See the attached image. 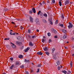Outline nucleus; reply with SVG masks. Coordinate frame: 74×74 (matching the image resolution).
<instances>
[{
  "label": "nucleus",
  "mask_w": 74,
  "mask_h": 74,
  "mask_svg": "<svg viewBox=\"0 0 74 74\" xmlns=\"http://www.w3.org/2000/svg\"><path fill=\"white\" fill-rule=\"evenodd\" d=\"M69 25L68 26V28L69 29H70L71 28H72L73 27V25L71 23H69Z\"/></svg>",
  "instance_id": "1"
},
{
  "label": "nucleus",
  "mask_w": 74,
  "mask_h": 74,
  "mask_svg": "<svg viewBox=\"0 0 74 74\" xmlns=\"http://www.w3.org/2000/svg\"><path fill=\"white\" fill-rule=\"evenodd\" d=\"M60 65V62L58 61L56 63V66H59Z\"/></svg>",
  "instance_id": "2"
},
{
  "label": "nucleus",
  "mask_w": 74,
  "mask_h": 74,
  "mask_svg": "<svg viewBox=\"0 0 74 74\" xmlns=\"http://www.w3.org/2000/svg\"><path fill=\"white\" fill-rule=\"evenodd\" d=\"M49 21L51 25H53V23H52V19H49Z\"/></svg>",
  "instance_id": "3"
},
{
  "label": "nucleus",
  "mask_w": 74,
  "mask_h": 74,
  "mask_svg": "<svg viewBox=\"0 0 74 74\" xmlns=\"http://www.w3.org/2000/svg\"><path fill=\"white\" fill-rule=\"evenodd\" d=\"M11 44H12L11 46L12 47V48H15L16 47V46H15L14 43H12V42H11Z\"/></svg>",
  "instance_id": "4"
},
{
  "label": "nucleus",
  "mask_w": 74,
  "mask_h": 74,
  "mask_svg": "<svg viewBox=\"0 0 74 74\" xmlns=\"http://www.w3.org/2000/svg\"><path fill=\"white\" fill-rule=\"evenodd\" d=\"M53 59L55 60L57 59V57H56V55L54 54L53 55Z\"/></svg>",
  "instance_id": "5"
},
{
  "label": "nucleus",
  "mask_w": 74,
  "mask_h": 74,
  "mask_svg": "<svg viewBox=\"0 0 74 74\" xmlns=\"http://www.w3.org/2000/svg\"><path fill=\"white\" fill-rule=\"evenodd\" d=\"M21 64V62H19L17 61L15 63L16 65H20Z\"/></svg>",
  "instance_id": "6"
},
{
  "label": "nucleus",
  "mask_w": 74,
  "mask_h": 74,
  "mask_svg": "<svg viewBox=\"0 0 74 74\" xmlns=\"http://www.w3.org/2000/svg\"><path fill=\"white\" fill-rule=\"evenodd\" d=\"M69 1H70L69 0H66L65 2V5H66V4H69Z\"/></svg>",
  "instance_id": "7"
},
{
  "label": "nucleus",
  "mask_w": 74,
  "mask_h": 74,
  "mask_svg": "<svg viewBox=\"0 0 74 74\" xmlns=\"http://www.w3.org/2000/svg\"><path fill=\"white\" fill-rule=\"evenodd\" d=\"M33 44L32 42H29V46L32 47V46H33Z\"/></svg>",
  "instance_id": "8"
},
{
  "label": "nucleus",
  "mask_w": 74,
  "mask_h": 74,
  "mask_svg": "<svg viewBox=\"0 0 74 74\" xmlns=\"http://www.w3.org/2000/svg\"><path fill=\"white\" fill-rule=\"evenodd\" d=\"M29 19H30V22H32V23L33 22V18H32V17H29Z\"/></svg>",
  "instance_id": "9"
},
{
  "label": "nucleus",
  "mask_w": 74,
  "mask_h": 74,
  "mask_svg": "<svg viewBox=\"0 0 74 74\" xmlns=\"http://www.w3.org/2000/svg\"><path fill=\"white\" fill-rule=\"evenodd\" d=\"M37 54H38V55H42V53L41 52H38L37 53Z\"/></svg>",
  "instance_id": "10"
},
{
  "label": "nucleus",
  "mask_w": 74,
  "mask_h": 74,
  "mask_svg": "<svg viewBox=\"0 0 74 74\" xmlns=\"http://www.w3.org/2000/svg\"><path fill=\"white\" fill-rule=\"evenodd\" d=\"M30 49V47H27L26 49L25 50V52H27L28 50H29Z\"/></svg>",
  "instance_id": "11"
},
{
  "label": "nucleus",
  "mask_w": 74,
  "mask_h": 74,
  "mask_svg": "<svg viewBox=\"0 0 74 74\" xmlns=\"http://www.w3.org/2000/svg\"><path fill=\"white\" fill-rule=\"evenodd\" d=\"M16 44H17V45H20L21 44V42H20L18 41H16Z\"/></svg>",
  "instance_id": "12"
},
{
  "label": "nucleus",
  "mask_w": 74,
  "mask_h": 74,
  "mask_svg": "<svg viewBox=\"0 0 74 74\" xmlns=\"http://www.w3.org/2000/svg\"><path fill=\"white\" fill-rule=\"evenodd\" d=\"M32 10L33 11V12L34 14L36 13V10H35V8H32Z\"/></svg>",
  "instance_id": "13"
},
{
  "label": "nucleus",
  "mask_w": 74,
  "mask_h": 74,
  "mask_svg": "<svg viewBox=\"0 0 74 74\" xmlns=\"http://www.w3.org/2000/svg\"><path fill=\"white\" fill-rule=\"evenodd\" d=\"M17 39L18 40V41H20V40H21V39H22V38H21V37L20 36H18L17 38Z\"/></svg>",
  "instance_id": "14"
},
{
  "label": "nucleus",
  "mask_w": 74,
  "mask_h": 74,
  "mask_svg": "<svg viewBox=\"0 0 74 74\" xmlns=\"http://www.w3.org/2000/svg\"><path fill=\"white\" fill-rule=\"evenodd\" d=\"M18 57L19 58L21 59V58H23V56L22 55H20L18 56Z\"/></svg>",
  "instance_id": "15"
},
{
  "label": "nucleus",
  "mask_w": 74,
  "mask_h": 74,
  "mask_svg": "<svg viewBox=\"0 0 74 74\" xmlns=\"http://www.w3.org/2000/svg\"><path fill=\"white\" fill-rule=\"evenodd\" d=\"M33 12L32 11V10H31L29 11V14H32Z\"/></svg>",
  "instance_id": "16"
},
{
  "label": "nucleus",
  "mask_w": 74,
  "mask_h": 74,
  "mask_svg": "<svg viewBox=\"0 0 74 74\" xmlns=\"http://www.w3.org/2000/svg\"><path fill=\"white\" fill-rule=\"evenodd\" d=\"M43 16H45V17H47L48 16L47 15V14L46 13H45L43 14Z\"/></svg>",
  "instance_id": "17"
},
{
  "label": "nucleus",
  "mask_w": 74,
  "mask_h": 74,
  "mask_svg": "<svg viewBox=\"0 0 74 74\" xmlns=\"http://www.w3.org/2000/svg\"><path fill=\"white\" fill-rule=\"evenodd\" d=\"M62 32H63V33H66V30L65 29H62Z\"/></svg>",
  "instance_id": "18"
},
{
  "label": "nucleus",
  "mask_w": 74,
  "mask_h": 74,
  "mask_svg": "<svg viewBox=\"0 0 74 74\" xmlns=\"http://www.w3.org/2000/svg\"><path fill=\"white\" fill-rule=\"evenodd\" d=\"M39 20H38V18H36V23H38V21H39Z\"/></svg>",
  "instance_id": "19"
},
{
  "label": "nucleus",
  "mask_w": 74,
  "mask_h": 74,
  "mask_svg": "<svg viewBox=\"0 0 74 74\" xmlns=\"http://www.w3.org/2000/svg\"><path fill=\"white\" fill-rule=\"evenodd\" d=\"M43 49L44 51H47L48 48H47V47H45V48H44Z\"/></svg>",
  "instance_id": "20"
},
{
  "label": "nucleus",
  "mask_w": 74,
  "mask_h": 74,
  "mask_svg": "<svg viewBox=\"0 0 74 74\" xmlns=\"http://www.w3.org/2000/svg\"><path fill=\"white\" fill-rule=\"evenodd\" d=\"M45 53L47 55H48V56H49V53L48 52V51H46L45 52Z\"/></svg>",
  "instance_id": "21"
},
{
  "label": "nucleus",
  "mask_w": 74,
  "mask_h": 74,
  "mask_svg": "<svg viewBox=\"0 0 74 74\" xmlns=\"http://www.w3.org/2000/svg\"><path fill=\"white\" fill-rule=\"evenodd\" d=\"M59 26H61V27H63V24H59Z\"/></svg>",
  "instance_id": "22"
},
{
  "label": "nucleus",
  "mask_w": 74,
  "mask_h": 74,
  "mask_svg": "<svg viewBox=\"0 0 74 74\" xmlns=\"http://www.w3.org/2000/svg\"><path fill=\"white\" fill-rule=\"evenodd\" d=\"M14 65H11V66L10 67V69H13V67H14Z\"/></svg>",
  "instance_id": "23"
},
{
  "label": "nucleus",
  "mask_w": 74,
  "mask_h": 74,
  "mask_svg": "<svg viewBox=\"0 0 74 74\" xmlns=\"http://www.w3.org/2000/svg\"><path fill=\"white\" fill-rule=\"evenodd\" d=\"M66 37L67 36H66V35H65L63 36V38H64V39H65V38H66Z\"/></svg>",
  "instance_id": "24"
},
{
  "label": "nucleus",
  "mask_w": 74,
  "mask_h": 74,
  "mask_svg": "<svg viewBox=\"0 0 74 74\" xmlns=\"http://www.w3.org/2000/svg\"><path fill=\"white\" fill-rule=\"evenodd\" d=\"M59 3L60 6H62V2H61L60 1L59 2Z\"/></svg>",
  "instance_id": "25"
},
{
  "label": "nucleus",
  "mask_w": 74,
  "mask_h": 74,
  "mask_svg": "<svg viewBox=\"0 0 74 74\" xmlns=\"http://www.w3.org/2000/svg\"><path fill=\"white\" fill-rule=\"evenodd\" d=\"M51 33H49V32L47 34V35L48 36H49V37L51 36Z\"/></svg>",
  "instance_id": "26"
},
{
  "label": "nucleus",
  "mask_w": 74,
  "mask_h": 74,
  "mask_svg": "<svg viewBox=\"0 0 74 74\" xmlns=\"http://www.w3.org/2000/svg\"><path fill=\"white\" fill-rule=\"evenodd\" d=\"M62 73H64V74H66L67 73V71H62Z\"/></svg>",
  "instance_id": "27"
},
{
  "label": "nucleus",
  "mask_w": 74,
  "mask_h": 74,
  "mask_svg": "<svg viewBox=\"0 0 74 74\" xmlns=\"http://www.w3.org/2000/svg\"><path fill=\"white\" fill-rule=\"evenodd\" d=\"M52 52H53L55 50V48H53L52 49Z\"/></svg>",
  "instance_id": "28"
},
{
  "label": "nucleus",
  "mask_w": 74,
  "mask_h": 74,
  "mask_svg": "<svg viewBox=\"0 0 74 74\" xmlns=\"http://www.w3.org/2000/svg\"><path fill=\"white\" fill-rule=\"evenodd\" d=\"M70 65L71 67H72V65H73V63L72 62H71L70 63Z\"/></svg>",
  "instance_id": "29"
},
{
  "label": "nucleus",
  "mask_w": 74,
  "mask_h": 74,
  "mask_svg": "<svg viewBox=\"0 0 74 74\" xmlns=\"http://www.w3.org/2000/svg\"><path fill=\"white\" fill-rule=\"evenodd\" d=\"M28 32L29 33H30V32H31V30L30 29H28Z\"/></svg>",
  "instance_id": "30"
},
{
  "label": "nucleus",
  "mask_w": 74,
  "mask_h": 74,
  "mask_svg": "<svg viewBox=\"0 0 74 74\" xmlns=\"http://www.w3.org/2000/svg\"><path fill=\"white\" fill-rule=\"evenodd\" d=\"M52 42V40H51L49 39L48 42V43H50V42Z\"/></svg>",
  "instance_id": "31"
},
{
  "label": "nucleus",
  "mask_w": 74,
  "mask_h": 74,
  "mask_svg": "<svg viewBox=\"0 0 74 74\" xmlns=\"http://www.w3.org/2000/svg\"><path fill=\"white\" fill-rule=\"evenodd\" d=\"M20 68H24V66L23 65H21L20 66Z\"/></svg>",
  "instance_id": "32"
},
{
  "label": "nucleus",
  "mask_w": 74,
  "mask_h": 74,
  "mask_svg": "<svg viewBox=\"0 0 74 74\" xmlns=\"http://www.w3.org/2000/svg\"><path fill=\"white\" fill-rule=\"evenodd\" d=\"M5 40H10V38H6L4 39Z\"/></svg>",
  "instance_id": "33"
},
{
  "label": "nucleus",
  "mask_w": 74,
  "mask_h": 74,
  "mask_svg": "<svg viewBox=\"0 0 74 74\" xmlns=\"http://www.w3.org/2000/svg\"><path fill=\"white\" fill-rule=\"evenodd\" d=\"M40 13H41V11H39L38 12V13H37L38 15H39V14H40Z\"/></svg>",
  "instance_id": "34"
},
{
  "label": "nucleus",
  "mask_w": 74,
  "mask_h": 74,
  "mask_svg": "<svg viewBox=\"0 0 74 74\" xmlns=\"http://www.w3.org/2000/svg\"><path fill=\"white\" fill-rule=\"evenodd\" d=\"M60 66L58 67V70H60Z\"/></svg>",
  "instance_id": "35"
},
{
  "label": "nucleus",
  "mask_w": 74,
  "mask_h": 74,
  "mask_svg": "<svg viewBox=\"0 0 74 74\" xmlns=\"http://www.w3.org/2000/svg\"><path fill=\"white\" fill-rule=\"evenodd\" d=\"M70 73H71V71H68V73H67V74H70Z\"/></svg>",
  "instance_id": "36"
},
{
  "label": "nucleus",
  "mask_w": 74,
  "mask_h": 74,
  "mask_svg": "<svg viewBox=\"0 0 74 74\" xmlns=\"http://www.w3.org/2000/svg\"><path fill=\"white\" fill-rule=\"evenodd\" d=\"M43 22H44V23H46L47 21H46V20L44 19L43 20Z\"/></svg>",
  "instance_id": "37"
},
{
  "label": "nucleus",
  "mask_w": 74,
  "mask_h": 74,
  "mask_svg": "<svg viewBox=\"0 0 74 74\" xmlns=\"http://www.w3.org/2000/svg\"><path fill=\"white\" fill-rule=\"evenodd\" d=\"M52 2L54 4L55 3V0H52Z\"/></svg>",
  "instance_id": "38"
},
{
  "label": "nucleus",
  "mask_w": 74,
  "mask_h": 74,
  "mask_svg": "<svg viewBox=\"0 0 74 74\" xmlns=\"http://www.w3.org/2000/svg\"><path fill=\"white\" fill-rule=\"evenodd\" d=\"M42 42H45V40L44 39H42Z\"/></svg>",
  "instance_id": "39"
},
{
  "label": "nucleus",
  "mask_w": 74,
  "mask_h": 74,
  "mask_svg": "<svg viewBox=\"0 0 74 74\" xmlns=\"http://www.w3.org/2000/svg\"><path fill=\"white\" fill-rule=\"evenodd\" d=\"M6 47L7 48H9V47H10V46L8 45H6Z\"/></svg>",
  "instance_id": "40"
},
{
  "label": "nucleus",
  "mask_w": 74,
  "mask_h": 74,
  "mask_svg": "<svg viewBox=\"0 0 74 74\" xmlns=\"http://www.w3.org/2000/svg\"><path fill=\"white\" fill-rule=\"evenodd\" d=\"M58 23V20H56V22H55V23L56 24H57V23Z\"/></svg>",
  "instance_id": "41"
},
{
  "label": "nucleus",
  "mask_w": 74,
  "mask_h": 74,
  "mask_svg": "<svg viewBox=\"0 0 74 74\" xmlns=\"http://www.w3.org/2000/svg\"><path fill=\"white\" fill-rule=\"evenodd\" d=\"M41 66V64H40L38 65V67H40Z\"/></svg>",
  "instance_id": "42"
},
{
  "label": "nucleus",
  "mask_w": 74,
  "mask_h": 74,
  "mask_svg": "<svg viewBox=\"0 0 74 74\" xmlns=\"http://www.w3.org/2000/svg\"><path fill=\"white\" fill-rule=\"evenodd\" d=\"M11 31H12V32H10V34H11V35H12V30H11Z\"/></svg>",
  "instance_id": "43"
},
{
  "label": "nucleus",
  "mask_w": 74,
  "mask_h": 74,
  "mask_svg": "<svg viewBox=\"0 0 74 74\" xmlns=\"http://www.w3.org/2000/svg\"><path fill=\"white\" fill-rule=\"evenodd\" d=\"M25 73L26 74H29V73L28 72H27V71H25Z\"/></svg>",
  "instance_id": "44"
},
{
  "label": "nucleus",
  "mask_w": 74,
  "mask_h": 74,
  "mask_svg": "<svg viewBox=\"0 0 74 74\" xmlns=\"http://www.w3.org/2000/svg\"><path fill=\"white\" fill-rule=\"evenodd\" d=\"M40 71V69H38V71H37V73H38Z\"/></svg>",
  "instance_id": "45"
},
{
  "label": "nucleus",
  "mask_w": 74,
  "mask_h": 74,
  "mask_svg": "<svg viewBox=\"0 0 74 74\" xmlns=\"http://www.w3.org/2000/svg\"><path fill=\"white\" fill-rule=\"evenodd\" d=\"M11 23H12V24H14V25H15V23H14V22L13 21H12V22H11Z\"/></svg>",
  "instance_id": "46"
},
{
  "label": "nucleus",
  "mask_w": 74,
  "mask_h": 74,
  "mask_svg": "<svg viewBox=\"0 0 74 74\" xmlns=\"http://www.w3.org/2000/svg\"><path fill=\"white\" fill-rule=\"evenodd\" d=\"M61 18H62L63 19L64 18V16H63V15H62V16H61Z\"/></svg>",
  "instance_id": "47"
},
{
  "label": "nucleus",
  "mask_w": 74,
  "mask_h": 74,
  "mask_svg": "<svg viewBox=\"0 0 74 74\" xmlns=\"http://www.w3.org/2000/svg\"><path fill=\"white\" fill-rule=\"evenodd\" d=\"M10 59L11 60H13V58H10Z\"/></svg>",
  "instance_id": "48"
},
{
  "label": "nucleus",
  "mask_w": 74,
  "mask_h": 74,
  "mask_svg": "<svg viewBox=\"0 0 74 74\" xmlns=\"http://www.w3.org/2000/svg\"><path fill=\"white\" fill-rule=\"evenodd\" d=\"M35 37V36H34L32 37V38H34Z\"/></svg>",
  "instance_id": "49"
},
{
  "label": "nucleus",
  "mask_w": 74,
  "mask_h": 74,
  "mask_svg": "<svg viewBox=\"0 0 74 74\" xmlns=\"http://www.w3.org/2000/svg\"><path fill=\"white\" fill-rule=\"evenodd\" d=\"M54 38H58V36H54Z\"/></svg>",
  "instance_id": "50"
},
{
  "label": "nucleus",
  "mask_w": 74,
  "mask_h": 74,
  "mask_svg": "<svg viewBox=\"0 0 74 74\" xmlns=\"http://www.w3.org/2000/svg\"><path fill=\"white\" fill-rule=\"evenodd\" d=\"M25 62H27V60H26V59H25Z\"/></svg>",
  "instance_id": "51"
},
{
  "label": "nucleus",
  "mask_w": 74,
  "mask_h": 74,
  "mask_svg": "<svg viewBox=\"0 0 74 74\" xmlns=\"http://www.w3.org/2000/svg\"><path fill=\"white\" fill-rule=\"evenodd\" d=\"M12 35H15V33H13L12 34Z\"/></svg>",
  "instance_id": "52"
},
{
  "label": "nucleus",
  "mask_w": 74,
  "mask_h": 74,
  "mask_svg": "<svg viewBox=\"0 0 74 74\" xmlns=\"http://www.w3.org/2000/svg\"><path fill=\"white\" fill-rule=\"evenodd\" d=\"M39 32V30L38 29H37L36 30V32Z\"/></svg>",
  "instance_id": "53"
},
{
  "label": "nucleus",
  "mask_w": 74,
  "mask_h": 74,
  "mask_svg": "<svg viewBox=\"0 0 74 74\" xmlns=\"http://www.w3.org/2000/svg\"><path fill=\"white\" fill-rule=\"evenodd\" d=\"M64 48L65 49H67V47H65Z\"/></svg>",
  "instance_id": "54"
},
{
  "label": "nucleus",
  "mask_w": 74,
  "mask_h": 74,
  "mask_svg": "<svg viewBox=\"0 0 74 74\" xmlns=\"http://www.w3.org/2000/svg\"><path fill=\"white\" fill-rule=\"evenodd\" d=\"M14 27H16V28L17 27V26H16V25H14Z\"/></svg>",
  "instance_id": "55"
},
{
  "label": "nucleus",
  "mask_w": 74,
  "mask_h": 74,
  "mask_svg": "<svg viewBox=\"0 0 74 74\" xmlns=\"http://www.w3.org/2000/svg\"><path fill=\"white\" fill-rule=\"evenodd\" d=\"M33 70H31V73H32V72H33Z\"/></svg>",
  "instance_id": "56"
},
{
  "label": "nucleus",
  "mask_w": 74,
  "mask_h": 74,
  "mask_svg": "<svg viewBox=\"0 0 74 74\" xmlns=\"http://www.w3.org/2000/svg\"><path fill=\"white\" fill-rule=\"evenodd\" d=\"M23 27H21V29H23Z\"/></svg>",
  "instance_id": "57"
},
{
  "label": "nucleus",
  "mask_w": 74,
  "mask_h": 74,
  "mask_svg": "<svg viewBox=\"0 0 74 74\" xmlns=\"http://www.w3.org/2000/svg\"><path fill=\"white\" fill-rule=\"evenodd\" d=\"M74 56V54H72V56Z\"/></svg>",
  "instance_id": "58"
},
{
  "label": "nucleus",
  "mask_w": 74,
  "mask_h": 74,
  "mask_svg": "<svg viewBox=\"0 0 74 74\" xmlns=\"http://www.w3.org/2000/svg\"><path fill=\"white\" fill-rule=\"evenodd\" d=\"M3 74H5V73H3Z\"/></svg>",
  "instance_id": "59"
},
{
  "label": "nucleus",
  "mask_w": 74,
  "mask_h": 74,
  "mask_svg": "<svg viewBox=\"0 0 74 74\" xmlns=\"http://www.w3.org/2000/svg\"><path fill=\"white\" fill-rule=\"evenodd\" d=\"M69 42H67L66 43H69Z\"/></svg>",
  "instance_id": "60"
},
{
  "label": "nucleus",
  "mask_w": 74,
  "mask_h": 74,
  "mask_svg": "<svg viewBox=\"0 0 74 74\" xmlns=\"http://www.w3.org/2000/svg\"><path fill=\"white\" fill-rule=\"evenodd\" d=\"M29 62V60H28V61H27V62Z\"/></svg>",
  "instance_id": "61"
},
{
  "label": "nucleus",
  "mask_w": 74,
  "mask_h": 74,
  "mask_svg": "<svg viewBox=\"0 0 74 74\" xmlns=\"http://www.w3.org/2000/svg\"><path fill=\"white\" fill-rule=\"evenodd\" d=\"M61 68H62V66H61Z\"/></svg>",
  "instance_id": "62"
},
{
  "label": "nucleus",
  "mask_w": 74,
  "mask_h": 74,
  "mask_svg": "<svg viewBox=\"0 0 74 74\" xmlns=\"http://www.w3.org/2000/svg\"><path fill=\"white\" fill-rule=\"evenodd\" d=\"M73 33L74 34V31H73Z\"/></svg>",
  "instance_id": "63"
},
{
  "label": "nucleus",
  "mask_w": 74,
  "mask_h": 74,
  "mask_svg": "<svg viewBox=\"0 0 74 74\" xmlns=\"http://www.w3.org/2000/svg\"><path fill=\"white\" fill-rule=\"evenodd\" d=\"M43 3H44V1H43Z\"/></svg>",
  "instance_id": "64"
}]
</instances>
